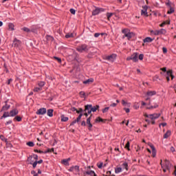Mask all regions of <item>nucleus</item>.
<instances>
[{
	"mask_svg": "<svg viewBox=\"0 0 176 176\" xmlns=\"http://www.w3.org/2000/svg\"><path fill=\"white\" fill-rule=\"evenodd\" d=\"M122 32V34H124L122 36L123 39H124V38H127V39L130 41L133 38V36H134V34L130 32L129 29H123Z\"/></svg>",
	"mask_w": 176,
	"mask_h": 176,
	"instance_id": "f257e3e1",
	"label": "nucleus"
},
{
	"mask_svg": "<svg viewBox=\"0 0 176 176\" xmlns=\"http://www.w3.org/2000/svg\"><path fill=\"white\" fill-rule=\"evenodd\" d=\"M76 50L79 53H87L89 52V46L86 44H82L77 47Z\"/></svg>",
	"mask_w": 176,
	"mask_h": 176,
	"instance_id": "f03ea898",
	"label": "nucleus"
},
{
	"mask_svg": "<svg viewBox=\"0 0 176 176\" xmlns=\"http://www.w3.org/2000/svg\"><path fill=\"white\" fill-rule=\"evenodd\" d=\"M151 34L153 35H166V34H167V30L165 29H161L160 30H151Z\"/></svg>",
	"mask_w": 176,
	"mask_h": 176,
	"instance_id": "7ed1b4c3",
	"label": "nucleus"
},
{
	"mask_svg": "<svg viewBox=\"0 0 176 176\" xmlns=\"http://www.w3.org/2000/svg\"><path fill=\"white\" fill-rule=\"evenodd\" d=\"M68 171L74 173L76 175H79L80 173V170H79V166L77 165L70 167V168L68 169Z\"/></svg>",
	"mask_w": 176,
	"mask_h": 176,
	"instance_id": "20e7f679",
	"label": "nucleus"
},
{
	"mask_svg": "<svg viewBox=\"0 0 176 176\" xmlns=\"http://www.w3.org/2000/svg\"><path fill=\"white\" fill-rule=\"evenodd\" d=\"M117 55L116 54H112L109 56H104V59L109 61L110 63H113L116 60Z\"/></svg>",
	"mask_w": 176,
	"mask_h": 176,
	"instance_id": "39448f33",
	"label": "nucleus"
},
{
	"mask_svg": "<svg viewBox=\"0 0 176 176\" xmlns=\"http://www.w3.org/2000/svg\"><path fill=\"white\" fill-rule=\"evenodd\" d=\"M102 12H105V9L95 7V9L92 12V16H97V14H100V13H102Z\"/></svg>",
	"mask_w": 176,
	"mask_h": 176,
	"instance_id": "423d86ee",
	"label": "nucleus"
},
{
	"mask_svg": "<svg viewBox=\"0 0 176 176\" xmlns=\"http://www.w3.org/2000/svg\"><path fill=\"white\" fill-rule=\"evenodd\" d=\"M127 61H130V60H132L134 61V63H136V61H138V55H137V53H134L131 56H129L126 58Z\"/></svg>",
	"mask_w": 176,
	"mask_h": 176,
	"instance_id": "0eeeda50",
	"label": "nucleus"
},
{
	"mask_svg": "<svg viewBox=\"0 0 176 176\" xmlns=\"http://www.w3.org/2000/svg\"><path fill=\"white\" fill-rule=\"evenodd\" d=\"M164 167H165V168H166V170H168V171H170V170H171V168H173V165L171 164V163L170 162V161L166 160L164 161Z\"/></svg>",
	"mask_w": 176,
	"mask_h": 176,
	"instance_id": "6e6552de",
	"label": "nucleus"
},
{
	"mask_svg": "<svg viewBox=\"0 0 176 176\" xmlns=\"http://www.w3.org/2000/svg\"><path fill=\"white\" fill-rule=\"evenodd\" d=\"M148 7L146 6L142 7V10H141V15L145 16L146 17H148Z\"/></svg>",
	"mask_w": 176,
	"mask_h": 176,
	"instance_id": "1a4fd4ad",
	"label": "nucleus"
},
{
	"mask_svg": "<svg viewBox=\"0 0 176 176\" xmlns=\"http://www.w3.org/2000/svg\"><path fill=\"white\" fill-rule=\"evenodd\" d=\"M84 112H87V113L90 115V113H91V104L85 105Z\"/></svg>",
	"mask_w": 176,
	"mask_h": 176,
	"instance_id": "9d476101",
	"label": "nucleus"
},
{
	"mask_svg": "<svg viewBox=\"0 0 176 176\" xmlns=\"http://www.w3.org/2000/svg\"><path fill=\"white\" fill-rule=\"evenodd\" d=\"M90 166H87V168H86L85 174H87V175L93 176V175L96 174V173H94V170H90Z\"/></svg>",
	"mask_w": 176,
	"mask_h": 176,
	"instance_id": "9b49d317",
	"label": "nucleus"
},
{
	"mask_svg": "<svg viewBox=\"0 0 176 176\" xmlns=\"http://www.w3.org/2000/svg\"><path fill=\"white\" fill-rule=\"evenodd\" d=\"M21 43V41L20 40H18L17 38H14L13 41L12 46H14V47H19V45Z\"/></svg>",
	"mask_w": 176,
	"mask_h": 176,
	"instance_id": "f8f14e48",
	"label": "nucleus"
},
{
	"mask_svg": "<svg viewBox=\"0 0 176 176\" xmlns=\"http://www.w3.org/2000/svg\"><path fill=\"white\" fill-rule=\"evenodd\" d=\"M45 113H46V108H41V109H39L36 111V114H37V115H45Z\"/></svg>",
	"mask_w": 176,
	"mask_h": 176,
	"instance_id": "ddd939ff",
	"label": "nucleus"
},
{
	"mask_svg": "<svg viewBox=\"0 0 176 176\" xmlns=\"http://www.w3.org/2000/svg\"><path fill=\"white\" fill-rule=\"evenodd\" d=\"M160 117V114H158V113H154V114L149 115V119H151V120H153L154 119H157Z\"/></svg>",
	"mask_w": 176,
	"mask_h": 176,
	"instance_id": "4468645a",
	"label": "nucleus"
},
{
	"mask_svg": "<svg viewBox=\"0 0 176 176\" xmlns=\"http://www.w3.org/2000/svg\"><path fill=\"white\" fill-rule=\"evenodd\" d=\"M146 94L147 97H153V96H156V91H148Z\"/></svg>",
	"mask_w": 176,
	"mask_h": 176,
	"instance_id": "2eb2a0df",
	"label": "nucleus"
},
{
	"mask_svg": "<svg viewBox=\"0 0 176 176\" xmlns=\"http://www.w3.org/2000/svg\"><path fill=\"white\" fill-rule=\"evenodd\" d=\"M69 160H71V158L64 159L61 161V163L64 166H69Z\"/></svg>",
	"mask_w": 176,
	"mask_h": 176,
	"instance_id": "dca6fc26",
	"label": "nucleus"
},
{
	"mask_svg": "<svg viewBox=\"0 0 176 176\" xmlns=\"http://www.w3.org/2000/svg\"><path fill=\"white\" fill-rule=\"evenodd\" d=\"M19 113V111L17 109H13L10 111V116L13 117L16 116Z\"/></svg>",
	"mask_w": 176,
	"mask_h": 176,
	"instance_id": "f3484780",
	"label": "nucleus"
},
{
	"mask_svg": "<svg viewBox=\"0 0 176 176\" xmlns=\"http://www.w3.org/2000/svg\"><path fill=\"white\" fill-rule=\"evenodd\" d=\"M94 80L93 78H89L82 82L84 85H90V83H93Z\"/></svg>",
	"mask_w": 176,
	"mask_h": 176,
	"instance_id": "a211bd4d",
	"label": "nucleus"
},
{
	"mask_svg": "<svg viewBox=\"0 0 176 176\" xmlns=\"http://www.w3.org/2000/svg\"><path fill=\"white\" fill-rule=\"evenodd\" d=\"M100 108V106L99 105H96V106H94L91 104V112H96L97 110H98Z\"/></svg>",
	"mask_w": 176,
	"mask_h": 176,
	"instance_id": "6ab92c4d",
	"label": "nucleus"
},
{
	"mask_svg": "<svg viewBox=\"0 0 176 176\" xmlns=\"http://www.w3.org/2000/svg\"><path fill=\"white\" fill-rule=\"evenodd\" d=\"M10 108V104H8V102H6L5 106L2 107V111H8Z\"/></svg>",
	"mask_w": 176,
	"mask_h": 176,
	"instance_id": "aec40b11",
	"label": "nucleus"
},
{
	"mask_svg": "<svg viewBox=\"0 0 176 176\" xmlns=\"http://www.w3.org/2000/svg\"><path fill=\"white\" fill-rule=\"evenodd\" d=\"M159 107V104L157 103H154V105H151L149 107H146L147 109H155Z\"/></svg>",
	"mask_w": 176,
	"mask_h": 176,
	"instance_id": "412c9836",
	"label": "nucleus"
},
{
	"mask_svg": "<svg viewBox=\"0 0 176 176\" xmlns=\"http://www.w3.org/2000/svg\"><path fill=\"white\" fill-rule=\"evenodd\" d=\"M53 112H54L53 109H48L47 111V116H50V118L53 117Z\"/></svg>",
	"mask_w": 176,
	"mask_h": 176,
	"instance_id": "4be33fe9",
	"label": "nucleus"
},
{
	"mask_svg": "<svg viewBox=\"0 0 176 176\" xmlns=\"http://www.w3.org/2000/svg\"><path fill=\"white\" fill-rule=\"evenodd\" d=\"M171 135V131H167V132L164 135V138H168Z\"/></svg>",
	"mask_w": 176,
	"mask_h": 176,
	"instance_id": "5701e85b",
	"label": "nucleus"
},
{
	"mask_svg": "<svg viewBox=\"0 0 176 176\" xmlns=\"http://www.w3.org/2000/svg\"><path fill=\"white\" fill-rule=\"evenodd\" d=\"M106 16L107 17V20L109 21V20H111V17H112L113 16V13H112V12H107Z\"/></svg>",
	"mask_w": 176,
	"mask_h": 176,
	"instance_id": "b1692460",
	"label": "nucleus"
},
{
	"mask_svg": "<svg viewBox=\"0 0 176 176\" xmlns=\"http://www.w3.org/2000/svg\"><path fill=\"white\" fill-rule=\"evenodd\" d=\"M60 118H61V122H68V117H65L64 116V115H62L60 116Z\"/></svg>",
	"mask_w": 176,
	"mask_h": 176,
	"instance_id": "393cba45",
	"label": "nucleus"
},
{
	"mask_svg": "<svg viewBox=\"0 0 176 176\" xmlns=\"http://www.w3.org/2000/svg\"><path fill=\"white\" fill-rule=\"evenodd\" d=\"M152 41H153V39H152L151 37H146L145 39H144V43H146V42L151 43L152 42Z\"/></svg>",
	"mask_w": 176,
	"mask_h": 176,
	"instance_id": "a878e982",
	"label": "nucleus"
},
{
	"mask_svg": "<svg viewBox=\"0 0 176 176\" xmlns=\"http://www.w3.org/2000/svg\"><path fill=\"white\" fill-rule=\"evenodd\" d=\"M122 167H123V168H125V170H126V171L129 170V164H127V162H124L122 164Z\"/></svg>",
	"mask_w": 176,
	"mask_h": 176,
	"instance_id": "bb28decb",
	"label": "nucleus"
},
{
	"mask_svg": "<svg viewBox=\"0 0 176 176\" xmlns=\"http://www.w3.org/2000/svg\"><path fill=\"white\" fill-rule=\"evenodd\" d=\"M0 140H1V141H4V142L8 144V139H6L5 136H3V135H0Z\"/></svg>",
	"mask_w": 176,
	"mask_h": 176,
	"instance_id": "cd10ccee",
	"label": "nucleus"
},
{
	"mask_svg": "<svg viewBox=\"0 0 176 176\" xmlns=\"http://www.w3.org/2000/svg\"><path fill=\"white\" fill-rule=\"evenodd\" d=\"M21 30L24 31V32H31V30H30V28H25V27L22 28Z\"/></svg>",
	"mask_w": 176,
	"mask_h": 176,
	"instance_id": "c85d7f7f",
	"label": "nucleus"
},
{
	"mask_svg": "<svg viewBox=\"0 0 176 176\" xmlns=\"http://www.w3.org/2000/svg\"><path fill=\"white\" fill-rule=\"evenodd\" d=\"M33 157L32 156H30L28 158V161L29 162L30 164H32L34 163V160H32Z\"/></svg>",
	"mask_w": 176,
	"mask_h": 176,
	"instance_id": "c756f323",
	"label": "nucleus"
},
{
	"mask_svg": "<svg viewBox=\"0 0 176 176\" xmlns=\"http://www.w3.org/2000/svg\"><path fill=\"white\" fill-rule=\"evenodd\" d=\"M122 104L124 107H130V103H127L124 100H122Z\"/></svg>",
	"mask_w": 176,
	"mask_h": 176,
	"instance_id": "7c9ffc66",
	"label": "nucleus"
},
{
	"mask_svg": "<svg viewBox=\"0 0 176 176\" xmlns=\"http://www.w3.org/2000/svg\"><path fill=\"white\" fill-rule=\"evenodd\" d=\"M116 174H119V173H122V168H117L115 169Z\"/></svg>",
	"mask_w": 176,
	"mask_h": 176,
	"instance_id": "2f4dec72",
	"label": "nucleus"
},
{
	"mask_svg": "<svg viewBox=\"0 0 176 176\" xmlns=\"http://www.w3.org/2000/svg\"><path fill=\"white\" fill-rule=\"evenodd\" d=\"M10 116V113L5 112L2 116V118H9Z\"/></svg>",
	"mask_w": 176,
	"mask_h": 176,
	"instance_id": "473e14b6",
	"label": "nucleus"
},
{
	"mask_svg": "<svg viewBox=\"0 0 176 176\" xmlns=\"http://www.w3.org/2000/svg\"><path fill=\"white\" fill-rule=\"evenodd\" d=\"M8 28L10 30H11V31H13L14 30V25H13V23H10L8 25Z\"/></svg>",
	"mask_w": 176,
	"mask_h": 176,
	"instance_id": "72a5a7b5",
	"label": "nucleus"
},
{
	"mask_svg": "<svg viewBox=\"0 0 176 176\" xmlns=\"http://www.w3.org/2000/svg\"><path fill=\"white\" fill-rule=\"evenodd\" d=\"M82 116H83V113H80V115L78 116V117L76 118V122H77V123H78V122L80 121V119H82Z\"/></svg>",
	"mask_w": 176,
	"mask_h": 176,
	"instance_id": "f704fd0d",
	"label": "nucleus"
},
{
	"mask_svg": "<svg viewBox=\"0 0 176 176\" xmlns=\"http://www.w3.org/2000/svg\"><path fill=\"white\" fill-rule=\"evenodd\" d=\"M65 38H74V34L72 33H68L67 34L65 35Z\"/></svg>",
	"mask_w": 176,
	"mask_h": 176,
	"instance_id": "c9c22d12",
	"label": "nucleus"
},
{
	"mask_svg": "<svg viewBox=\"0 0 176 176\" xmlns=\"http://www.w3.org/2000/svg\"><path fill=\"white\" fill-rule=\"evenodd\" d=\"M168 14H171L174 13V8L173 7H170V10L167 12Z\"/></svg>",
	"mask_w": 176,
	"mask_h": 176,
	"instance_id": "e433bc0d",
	"label": "nucleus"
},
{
	"mask_svg": "<svg viewBox=\"0 0 176 176\" xmlns=\"http://www.w3.org/2000/svg\"><path fill=\"white\" fill-rule=\"evenodd\" d=\"M14 120H16V122H21V117L17 116L14 118Z\"/></svg>",
	"mask_w": 176,
	"mask_h": 176,
	"instance_id": "4c0bfd02",
	"label": "nucleus"
},
{
	"mask_svg": "<svg viewBox=\"0 0 176 176\" xmlns=\"http://www.w3.org/2000/svg\"><path fill=\"white\" fill-rule=\"evenodd\" d=\"M80 96L82 98H85V97H86V94L85 93V91H80Z\"/></svg>",
	"mask_w": 176,
	"mask_h": 176,
	"instance_id": "58836bf2",
	"label": "nucleus"
},
{
	"mask_svg": "<svg viewBox=\"0 0 176 176\" xmlns=\"http://www.w3.org/2000/svg\"><path fill=\"white\" fill-rule=\"evenodd\" d=\"M26 145H28V146H31V147H32V146H34V145H35V144H34V142H27V143H26Z\"/></svg>",
	"mask_w": 176,
	"mask_h": 176,
	"instance_id": "ea45409f",
	"label": "nucleus"
},
{
	"mask_svg": "<svg viewBox=\"0 0 176 176\" xmlns=\"http://www.w3.org/2000/svg\"><path fill=\"white\" fill-rule=\"evenodd\" d=\"M38 86L40 88L43 87L45 86V82L41 81V82H38Z\"/></svg>",
	"mask_w": 176,
	"mask_h": 176,
	"instance_id": "a19ab883",
	"label": "nucleus"
},
{
	"mask_svg": "<svg viewBox=\"0 0 176 176\" xmlns=\"http://www.w3.org/2000/svg\"><path fill=\"white\" fill-rule=\"evenodd\" d=\"M125 148L126 149H128L129 151H130V142H127V143L125 145Z\"/></svg>",
	"mask_w": 176,
	"mask_h": 176,
	"instance_id": "79ce46f5",
	"label": "nucleus"
},
{
	"mask_svg": "<svg viewBox=\"0 0 176 176\" xmlns=\"http://www.w3.org/2000/svg\"><path fill=\"white\" fill-rule=\"evenodd\" d=\"M50 152H54V148H48L47 151L44 152V153H49Z\"/></svg>",
	"mask_w": 176,
	"mask_h": 176,
	"instance_id": "37998d69",
	"label": "nucleus"
},
{
	"mask_svg": "<svg viewBox=\"0 0 176 176\" xmlns=\"http://www.w3.org/2000/svg\"><path fill=\"white\" fill-rule=\"evenodd\" d=\"M41 90H42V88L35 87L34 89V91H36V93H38V91H41Z\"/></svg>",
	"mask_w": 176,
	"mask_h": 176,
	"instance_id": "c03bdc74",
	"label": "nucleus"
},
{
	"mask_svg": "<svg viewBox=\"0 0 176 176\" xmlns=\"http://www.w3.org/2000/svg\"><path fill=\"white\" fill-rule=\"evenodd\" d=\"M104 120H102V118L98 117L97 118L96 120H95V122H103Z\"/></svg>",
	"mask_w": 176,
	"mask_h": 176,
	"instance_id": "a18cd8bd",
	"label": "nucleus"
},
{
	"mask_svg": "<svg viewBox=\"0 0 176 176\" xmlns=\"http://www.w3.org/2000/svg\"><path fill=\"white\" fill-rule=\"evenodd\" d=\"M172 74H173V71L172 70H169L166 72L167 76H171Z\"/></svg>",
	"mask_w": 176,
	"mask_h": 176,
	"instance_id": "49530a36",
	"label": "nucleus"
},
{
	"mask_svg": "<svg viewBox=\"0 0 176 176\" xmlns=\"http://www.w3.org/2000/svg\"><path fill=\"white\" fill-rule=\"evenodd\" d=\"M82 112H85L82 108H80L79 110H77V113H82Z\"/></svg>",
	"mask_w": 176,
	"mask_h": 176,
	"instance_id": "de8ad7c7",
	"label": "nucleus"
},
{
	"mask_svg": "<svg viewBox=\"0 0 176 176\" xmlns=\"http://www.w3.org/2000/svg\"><path fill=\"white\" fill-rule=\"evenodd\" d=\"M107 111H109V107H106L102 109L103 113H105V112H107Z\"/></svg>",
	"mask_w": 176,
	"mask_h": 176,
	"instance_id": "09e8293b",
	"label": "nucleus"
},
{
	"mask_svg": "<svg viewBox=\"0 0 176 176\" xmlns=\"http://www.w3.org/2000/svg\"><path fill=\"white\" fill-rule=\"evenodd\" d=\"M34 152H36V153H45V152L41 151V150H34Z\"/></svg>",
	"mask_w": 176,
	"mask_h": 176,
	"instance_id": "8fccbe9b",
	"label": "nucleus"
},
{
	"mask_svg": "<svg viewBox=\"0 0 176 176\" xmlns=\"http://www.w3.org/2000/svg\"><path fill=\"white\" fill-rule=\"evenodd\" d=\"M33 166V168H35L36 167V164H38V161H35L33 164H32Z\"/></svg>",
	"mask_w": 176,
	"mask_h": 176,
	"instance_id": "3c124183",
	"label": "nucleus"
},
{
	"mask_svg": "<svg viewBox=\"0 0 176 176\" xmlns=\"http://www.w3.org/2000/svg\"><path fill=\"white\" fill-rule=\"evenodd\" d=\"M102 162H100V164H97V166L98 168H102Z\"/></svg>",
	"mask_w": 176,
	"mask_h": 176,
	"instance_id": "603ef678",
	"label": "nucleus"
},
{
	"mask_svg": "<svg viewBox=\"0 0 176 176\" xmlns=\"http://www.w3.org/2000/svg\"><path fill=\"white\" fill-rule=\"evenodd\" d=\"M151 149L153 151V156H155V146H151Z\"/></svg>",
	"mask_w": 176,
	"mask_h": 176,
	"instance_id": "864d4df0",
	"label": "nucleus"
},
{
	"mask_svg": "<svg viewBox=\"0 0 176 176\" xmlns=\"http://www.w3.org/2000/svg\"><path fill=\"white\" fill-rule=\"evenodd\" d=\"M70 13H72V14H75V13H76V11H75V10H74V8H72V9H70Z\"/></svg>",
	"mask_w": 176,
	"mask_h": 176,
	"instance_id": "5fc2aeb1",
	"label": "nucleus"
},
{
	"mask_svg": "<svg viewBox=\"0 0 176 176\" xmlns=\"http://www.w3.org/2000/svg\"><path fill=\"white\" fill-rule=\"evenodd\" d=\"M55 60H57L58 63H61V58H58V57H54V58Z\"/></svg>",
	"mask_w": 176,
	"mask_h": 176,
	"instance_id": "6e6d98bb",
	"label": "nucleus"
},
{
	"mask_svg": "<svg viewBox=\"0 0 176 176\" xmlns=\"http://www.w3.org/2000/svg\"><path fill=\"white\" fill-rule=\"evenodd\" d=\"M139 60H144V54H141L139 55Z\"/></svg>",
	"mask_w": 176,
	"mask_h": 176,
	"instance_id": "4d7b16f0",
	"label": "nucleus"
},
{
	"mask_svg": "<svg viewBox=\"0 0 176 176\" xmlns=\"http://www.w3.org/2000/svg\"><path fill=\"white\" fill-rule=\"evenodd\" d=\"M162 51H163V53H164V54H166V53H167V48L163 47V48H162Z\"/></svg>",
	"mask_w": 176,
	"mask_h": 176,
	"instance_id": "13d9d810",
	"label": "nucleus"
},
{
	"mask_svg": "<svg viewBox=\"0 0 176 176\" xmlns=\"http://www.w3.org/2000/svg\"><path fill=\"white\" fill-rule=\"evenodd\" d=\"M124 111H125V112L126 113H129V112H130V109H129V108H124Z\"/></svg>",
	"mask_w": 176,
	"mask_h": 176,
	"instance_id": "bf43d9fd",
	"label": "nucleus"
},
{
	"mask_svg": "<svg viewBox=\"0 0 176 176\" xmlns=\"http://www.w3.org/2000/svg\"><path fill=\"white\" fill-rule=\"evenodd\" d=\"M161 126H162L163 127H164V126H167V123H166V122L161 123V124H160V127Z\"/></svg>",
	"mask_w": 176,
	"mask_h": 176,
	"instance_id": "052dcab7",
	"label": "nucleus"
},
{
	"mask_svg": "<svg viewBox=\"0 0 176 176\" xmlns=\"http://www.w3.org/2000/svg\"><path fill=\"white\" fill-rule=\"evenodd\" d=\"M100 35H101V34H100V33H95L94 34L95 38H98V36H100Z\"/></svg>",
	"mask_w": 176,
	"mask_h": 176,
	"instance_id": "680f3d73",
	"label": "nucleus"
},
{
	"mask_svg": "<svg viewBox=\"0 0 176 176\" xmlns=\"http://www.w3.org/2000/svg\"><path fill=\"white\" fill-rule=\"evenodd\" d=\"M75 123H78V121H76V120H74V121L70 124V126H74V124H75Z\"/></svg>",
	"mask_w": 176,
	"mask_h": 176,
	"instance_id": "e2e57ef3",
	"label": "nucleus"
},
{
	"mask_svg": "<svg viewBox=\"0 0 176 176\" xmlns=\"http://www.w3.org/2000/svg\"><path fill=\"white\" fill-rule=\"evenodd\" d=\"M8 124H12V120L7 121L6 125L8 126Z\"/></svg>",
	"mask_w": 176,
	"mask_h": 176,
	"instance_id": "0e129e2a",
	"label": "nucleus"
},
{
	"mask_svg": "<svg viewBox=\"0 0 176 176\" xmlns=\"http://www.w3.org/2000/svg\"><path fill=\"white\" fill-rule=\"evenodd\" d=\"M170 152H173V153L175 152V148L174 147L171 146L170 147Z\"/></svg>",
	"mask_w": 176,
	"mask_h": 176,
	"instance_id": "69168bd1",
	"label": "nucleus"
},
{
	"mask_svg": "<svg viewBox=\"0 0 176 176\" xmlns=\"http://www.w3.org/2000/svg\"><path fill=\"white\" fill-rule=\"evenodd\" d=\"M89 130H91V127H93V124H88Z\"/></svg>",
	"mask_w": 176,
	"mask_h": 176,
	"instance_id": "338daca9",
	"label": "nucleus"
},
{
	"mask_svg": "<svg viewBox=\"0 0 176 176\" xmlns=\"http://www.w3.org/2000/svg\"><path fill=\"white\" fill-rule=\"evenodd\" d=\"M163 23H165V25H166V24H170V21H165Z\"/></svg>",
	"mask_w": 176,
	"mask_h": 176,
	"instance_id": "774afa93",
	"label": "nucleus"
}]
</instances>
